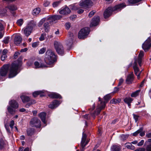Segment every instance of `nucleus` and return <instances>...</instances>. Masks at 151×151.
<instances>
[{"mask_svg":"<svg viewBox=\"0 0 151 151\" xmlns=\"http://www.w3.org/2000/svg\"><path fill=\"white\" fill-rule=\"evenodd\" d=\"M22 64V62L21 61L17 60L14 61L11 65L7 64L4 65L1 69V76H5L9 70V77L10 78L15 77L18 73V70Z\"/></svg>","mask_w":151,"mask_h":151,"instance_id":"1","label":"nucleus"},{"mask_svg":"<svg viewBox=\"0 0 151 151\" xmlns=\"http://www.w3.org/2000/svg\"><path fill=\"white\" fill-rule=\"evenodd\" d=\"M126 5L124 3H122L116 5L114 7H108L104 11V15L105 18L109 17L113 12L120 11L122 9L125 7Z\"/></svg>","mask_w":151,"mask_h":151,"instance_id":"2","label":"nucleus"},{"mask_svg":"<svg viewBox=\"0 0 151 151\" xmlns=\"http://www.w3.org/2000/svg\"><path fill=\"white\" fill-rule=\"evenodd\" d=\"M56 60V56L51 50H48L46 52V56L44 59L45 63L48 65H51Z\"/></svg>","mask_w":151,"mask_h":151,"instance_id":"3","label":"nucleus"},{"mask_svg":"<svg viewBox=\"0 0 151 151\" xmlns=\"http://www.w3.org/2000/svg\"><path fill=\"white\" fill-rule=\"evenodd\" d=\"M36 25V22L34 21H31L26 27L23 29L22 30H23L24 33L26 36L28 37L30 35L33 29Z\"/></svg>","mask_w":151,"mask_h":151,"instance_id":"4","label":"nucleus"},{"mask_svg":"<svg viewBox=\"0 0 151 151\" xmlns=\"http://www.w3.org/2000/svg\"><path fill=\"white\" fill-rule=\"evenodd\" d=\"M9 106H8V111L10 114H14L15 112L14 109H17L18 107V104L15 100H12L9 102Z\"/></svg>","mask_w":151,"mask_h":151,"instance_id":"5","label":"nucleus"},{"mask_svg":"<svg viewBox=\"0 0 151 151\" xmlns=\"http://www.w3.org/2000/svg\"><path fill=\"white\" fill-rule=\"evenodd\" d=\"M20 98L24 103H28L25 106V107L27 108H28L31 105L36 103L35 100L30 99L29 97L27 96L22 95L20 96Z\"/></svg>","mask_w":151,"mask_h":151,"instance_id":"6","label":"nucleus"},{"mask_svg":"<svg viewBox=\"0 0 151 151\" xmlns=\"http://www.w3.org/2000/svg\"><path fill=\"white\" fill-rule=\"evenodd\" d=\"M55 48L58 54L63 55L64 54V51L62 44L59 42L55 41L54 43Z\"/></svg>","mask_w":151,"mask_h":151,"instance_id":"7","label":"nucleus"},{"mask_svg":"<svg viewBox=\"0 0 151 151\" xmlns=\"http://www.w3.org/2000/svg\"><path fill=\"white\" fill-rule=\"evenodd\" d=\"M89 28L88 27H85L81 29L78 33V37L79 38L84 39L89 33Z\"/></svg>","mask_w":151,"mask_h":151,"instance_id":"8","label":"nucleus"},{"mask_svg":"<svg viewBox=\"0 0 151 151\" xmlns=\"http://www.w3.org/2000/svg\"><path fill=\"white\" fill-rule=\"evenodd\" d=\"M92 4L91 0H82L79 2V6L83 7L89 8L92 6Z\"/></svg>","mask_w":151,"mask_h":151,"instance_id":"9","label":"nucleus"},{"mask_svg":"<svg viewBox=\"0 0 151 151\" xmlns=\"http://www.w3.org/2000/svg\"><path fill=\"white\" fill-rule=\"evenodd\" d=\"M31 125L33 127L37 128H40L41 127V122L40 120L37 118H33L30 121Z\"/></svg>","mask_w":151,"mask_h":151,"instance_id":"10","label":"nucleus"},{"mask_svg":"<svg viewBox=\"0 0 151 151\" xmlns=\"http://www.w3.org/2000/svg\"><path fill=\"white\" fill-rule=\"evenodd\" d=\"M151 39L150 37L148 38L142 45V47L145 51H147L151 46Z\"/></svg>","mask_w":151,"mask_h":151,"instance_id":"11","label":"nucleus"},{"mask_svg":"<svg viewBox=\"0 0 151 151\" xmlns=\"http://www.w3.org/2000/svg\"><path fill=\"white\" fill-rule=\"evenodd\" d=\"M62 17L60 15H55L49 17L47 20L49 22L50 24H52V23L56 20L59 19Z\"/></svg>","mask_w":151,"mask_h":151,"instance_id":"12","label":"nucleus"},{"mask_svg":"<svg viewBox=\"0 0 151 151\" xmlns=\"http://www.w3.org/2000/svg\"><path fill=\"white\" fill-rule=\"evenodd\" d=\"M100 18L99 16H95L92 19L90 24V26L92 27L98 25L99 21Z\"/></svg>","mask_w":151,"mask_h":151,"instance_id":"13","label":"nucleus"},{"mask_svg":"<svg viewBox=\"0 0 151 151\" xmlns=\"http://www.w3.org/2000/svg\"><path fill=\"white\" fill-rule=\"evenodd\" d=\"M137 63L136 61H134V65L133 68L134 69L135 74L137 76L138 79H139L140 78V75L141 72L138 73L139 72V69L137 67Z\"/></svg>","mask_w":151,"mask_h":151,"instance_id":"14","label":"nucleus"},{"mask_svg":"<svg viewBox=\"0 0 151 151\" xmlns=\"http://www.w3.org/2000/svg\"><path fill=\"white\" fill-rule=\"evenodd\" d=\"M69 39L67 41L66 43L69 46H70L72 44L73 40L74 38V36L73 34L70 32L69 33Z\"/></svg>","mask_w":151,"mask_h":151,"instance_id":"15","label":"nucleus"},{"mask_svg":"<svg viewBox=\"0 0 151 151\" xmlns=\"http://www.w3.org/2000/svg\"><path fill=\"white\" fill-rule=\"evenodd\" d=\"M144 52L142 51H141L139 54L138 58L135 60V61L136 60L137 63H138L140 66H141L142 59L144 56Z\"/></svg>","mask_w":151,"mask_h":151,"instance_id":"16","label":"nucleus"},{"mask_svg":"<svg viewBox=\"0 0 151 151\" xmlns=\"http://www.w3.org/2000/svg\"><path fill=\"white\" fill-rule=\"evenodd\" d=\"M60 103V101L55 100L53 101L52 104L49 105V107L51 109H53L58 107Z\"/></svg>","mask_w":151,"mask_h":151,"instance_id":"17","label":"nucleus"},{"mask_svg":"<svg viewBox=\"0 0 151 151\" xmlns=\"http://www.w3.org/2000/svg\"><path fill=\"white\" fill-rule=\"evenodd\" d=\"M22 38L19 35L15 36L14 39V42L16 45H19L22 42Z\"/></svg>","mask_w":151,"mask_h":151,"instance_id":"18","label":"nucleus"},{"mask_svg":"<svg viewBox=\"0 0 151 151\" xmlns=\"http://www.w3.org/2000/svg\"><path fill=\"white\" fill-rule=\"evenodd\" d=\"M46 113L45 112H42L39 114V116L41 119L42 122L45 124V126L46 125V122L45 120Z\"/></svg>","mask_w":151,"mask_h":151,"instance_id":"19","label":"nucleus"},{"mask_svg":"<svg viewBox=\"0 0 151 151\" xmlns=\"http://www.w3.org/2000/svg\"><path fill=\"white\" fill-rule=\"evenodd\" d=\"M71 12L70 9L67 6L65 7L59 11L60 14H66L70 13Z\"/></svg>","mask_w":151,"mask_h":151,"instance_id":"20","label":"nucleus"},{"mask_svg":"<svg viewBox=\"0 0 151 151\" xmlns=\"http://www.w3.org/2000/svg\"><path fill=\"white\" fill-rule=\"evenodd\" d=\"M7 142L4 138H1L0 139V149L1 150L4 149L6 146Z\"/></svg>","mask_w":151,"mask_h":151,"instance_id":"21","label":"nucleus"},{"mask_svg":"<svg viewBox=\"0 0 151 151\" xmlns=\"http://www.w3.org/2000/svg\"><path fill=\"white\" fill-rule=\"evenodd\" d=\"M134 79V75L132 73L129 74L127 76L126 80V82L127 84H129L132 83V81Z\"/></svg>","mask_w":151,"mask_h":151,"instance_id":"22","label":"nucleus"},{"mask_svg":"<svg viewBox=\"0 0 151 151\" xmlns=\"http://www.w3.org/2000/svg\"><path fill=\"white\" fill-rule=\"evenodd\" d=\"M8 52V50L6 49H4L1 50V59L2 61L4 60L7 58L6 54Z\"/></svg>","mask_w":151,"mask_h":151,"instance_id":"23","label":"nucleus"},{"mask_svg":"<svg viewBox=\"0 0 151 151\" xmlns=\"http://www.w3.org/2000/svg\"><path fill=\"white\" fill-rule=\"evenodd\" d=\"M133 101V99L130 97H126L124 99V102L128 104V106L129 108H130V104Z\"/></svg>","mask_w":151,"mask_h":151,"instance_id":"24","label":"nucleus"},{"mask_svg":"<svg viewBox=\"0 0 151 151\" xmlns=\"http://www.w3.org/2000/svg\"><path fill=\"white\" fill-rule=\"evenodd\" d=\"M35 68H39L46 67V65L42 63H40L37 61H35L34 63Z\"/></svg>","mask_w":151,"mask_h":151,"instance_id":"25","label":"nucleus"},{"mask_svg":"<svg viewBox=\"0 0 151 151\" xmlns=\"http://www.w3.org/2000/svg\"><path fill=\"white\" fill-rule=\"evenodd\" d=\"M50 23L47 20L44 24V28L45 31L46 32H48L50 29Z\"/></svg>","mask_w":151,"mask_h":151,"instance_id":"26","label":"nucleus"},{"mask_svg":"<svg viewBox=\"0 0 151 151\" xmlns=\"http://www.w3.org/2000/svg\"><path fill=\"white\" fill-rule=\"evenodd\" d=\"M49 96L51 98H59L60 99L61 98V96L59 94L55 93H52L50 94Z\"/></svg>","mask_w":151,"mask_h":151,"instance_id":"27","label":"nucleus"},{"mask_svg":"<svg viewBox=\"0 0 151 151\" xmlns=\"http://www.w3.org/2000/svg\"><path fill=\"white\" fill-rule=\"evenodd\" d=\"M86 135L83 133V136L82 138V140L81 142V145L83 148V147H85L86 146V145H84V144L85 143V142L86 141Z\"/></svg>","mask_w":151,"mask_h":151,"instance_id":"28","label":"nucleus"},{"mask_svg":"<svg viewBox=\"0 0 151 151\" xmlns=\"http://www.w3.org/2000/svg\"><path fill=\"white\" fill-rule=\"evenodd\" d=\"M79 4H72L70 5L69 6V7L71 9L74 10H76L80 8Z\"/></svg>","mask_w":151,"mask_h":151,"instance_id":"29","label":"nucleus"},{"mask_svg":"<svg viewBox=\"0 0 151 151\" xmlns=\"http://www.w3.org/2000/svg\"><path fill=\"white\" fill-rule=\"evenodd\" d=\"M44 93V92L43 91H35L33 93V95L34 97H35L37 95L40 94V96H44V95L42 93Z\"/></svg>","mask_w":151,"mask_h":151,"instance_id":"30","label":"nucleus"},{"mask_svg":"<svg viewBox=\"0 0 151 151\" xmlns=\"http://www.w3.org/2000/svg\"><path fill=\"white\" fill-rule=\"evenodd\" d=\"M120 150L119 146L116 145H113L111 148V151H120Z\"/></svg>","mask_w":151,"mask_h":151,"instance_id":"31","label":"nucleus"},{"mask_svg":"<svg viewBox=\"0 0 151 151\" xmlns=\"http://www.w3.org/2000/svg\"><path fill=\"white\" fill-rule=\"evenodd\" d=\"M142 0H128V5H131L137 3Z\"/></svg>","mask_w":151,"mask_h":151,"instance_id":"32","label":"nucleus"},{"mask_svg":"<svg viewBox=\"0 0 151 151\" xmlns=\"http://www.w3.org/2000/svg\"><path fill=\"white\" fill-rule=\"evenodd\" d=\"M40 11V9L39 8H36L33 10L32 14L33 15H37L39 14Z\"/></svg>","mask_w":151,"mask_h":151,"instance_id":"33","label":"nucleus"},{"mask_svg":"<svg viewBox=\"0 0 151 151\" xmlns=\"http://www.w3.org/2000/svg\"><path fill=\"white\" fill-rule=\"evenodd\" d=\"M125 147L127 148L133 150L134 149V147L132 145L131 143H127L125 144Z\"/></svg>","mask_w":151,"mask_h":151,"instance_id":"34","label":"nucleus"},{"mask_svg":"<svg viewBox=\"0 0 151 151\" xmlns=\"http://www.w3.org/2000/svg\"><path fill=\"white\" fill-rule=\"evenodd\" d=\"M27 134L28 136H31L34 134V130L33 129H29L27 130Z\"/></svg>","mask_w":151,"mask_h":151,"instance_id":"35","label":"nucleus"},{"mask_svg":"<svg viewBox=\"0 0 151 151\" xmlns=\"http://www.w3.org/2000/svg\"><path fill=\"white\" fill-rule=\"evenodd\" d=\"M140 90H138L132 92L131 95V96L132 97H136L139 95Z\"/></svg>","mask_w":151,"mask_h":151,"instance_id":"36","label":"nucleus"},{"mask_svg":"<svg viewBox=\"0 0 151 151\" xmlns=\"http://www.w3.org/2000/svg\"><path fill=\"white\" fill-rule=\"evenodd\" d=\"M8 9L10 11H14L17 9V7L14 5H12L8 6L7 7Z\"/></svg>","mask_w":151,"mask_h":151,"instance_id":"37","label":"nucleus"},{"mask_svg":"<svg viewBox=\"0 0 151 151\" xmlns=\"http://www.w3.org/2000/svg\"><path fill=\"white\" fill-rule=\"evenodd\" d=\"M128 135L127 134H122L120 136V137L121 140L124 141L126 140L128 138Z\"/></svg>","mask_w":151,"mask_h":151,"instance_id":"38","label":"nucleus"},{"mask_svg":"<svg viewBox=\"0 0 151 151\" xmlns=\"http://www.w3.org/2000/svg\"><path fill=\"white\" fill-rule=\"evenodd\" d=\"M110 98V96L109 94H107L104 97V99L105 101H105L106 103H107L108 101L109 100Z\"/></svg>","mask_w":151,"mask_h":151,"instance_id":"39","label":"nucleus"},{"mask_svg":"<svg viewBox=\"0 0 151 151\" xmlns=\"http://www.w3.org/2000/svg\"><path fill=\"white\" fill-rule=\"evenodd\" d=\"M142 130H143V129L142 128H140L139 129L137 130V131H136L135 132H134L133 134V135L134 136H136L137 135H138V134L139 133V132H140L141 131H142Z\"/></svg>","mask_w":151,"mask_h":151,"instance_id":"40","label":"nucleus"},{"mask_svg":"<svg viewBox=\"0 0 151 151\" xmlns=\"http://www.w3.org/2000/svg\"><path fill=\"white\" fill-rule=\"evenodd\" d=\"M106 103L105 101H101V105L99 107H100L101 109H104L105 107Z\"/></svg>","mask_w":151,"mask_h":151,"instance_id":"41","label":"nucleus"},{"mask_svg":"<svg viewBox=\"0 0 151 151\" xmlns=\"http://www.w3.org/2000/svg\"><path fill=\"white\" fill-rule=\"evenodd\" d=\"M3 29V26L2 24L0 22V38H1L3 36V35L1 32Z\"/></svg>","mask_w":151,"mask_h":151,"instance_id":"42","label":"nucleus"},{"mask_svg":"<svg viewBox=\"0 0 151 151\" xmlns=\"http://www.w3.org/2000/svg\"><path fill=\"white\" fill-rule=\"evenodd\" d=\"M23 23V20L20 19L17 20V24L20 26H21Z\"/></svg>","mask_w":151,"mask_h":151,"instance_id":"43","label":"nucleus"},{"mask_svg":"<svg viewBox=\"0 0 151 151\" xmlns=\"http://www.w3.org/2000/svg\"><path fill=\"white\" fill-rule=\"evenodd\" d=\"M10 37H6L4 38V42L5 44H7L9 42Z\"/></svg>","mask_w":151,"mask_h":151,"instance_id":"44","label":"nucleus"},{"mask_svg":"<svg viewBox=\"0 0 151 151\" xmlns=\"http://www.w3.org/2000/svg\"><path fill=\"white\" fill-rule=\"evenodd\" d=\"M46 36V35L45 33L42 34L40 37L39 39L40 41H43L45 39V37Z\"/></svg>","mask_w":151,"mask_h":151,"instance_id":"45","label":"nucleus"},{"mask_svg":"<svg viewBox=\"0 0 151 151\" xmlns=\"http://www.w3.org/2000/svg\"><path fill=\"white\" fill-rule=\"evenodd\" d=\"M46 49L45 48H43L41 49L39 51V53L40 54H43L46 51Z\"/></svg>","mask_w":151,"mask_h":151,"instance_id":"46","label":"nucleus"},{"mask_svg":"<svg viewBox=\"0 0 151 151\" xmlns=\"http://www.w3.org/2000/svg\"><path fill=\"white\" fill-rule=\"evenodd\" d=\"M96 11L94 10L91 11L89 14L88 17H91L93 16L94 15Z\"/></svg>","mask_w":151,"mask_h":151,"instance_id":"47","label":"nucleus"},{"mask_svg":"<svg viewBox=\"0 0 151 151\" xmlns=\"http://www.w3.org/2000/svg\"><path fill=\"white\" fill-rule=\"evenodd\" d=\"M60 3V2L59 1L54 2L52 4V6H53V7H55L57 6Z\"/></svg>","mask_w":151,"mask_h":151,"instance_id":"48","label":"nucleus"},{"mask_svg":"<svg viewBox=\"0 0 151 151\" xmlns=\"http://www.w3.org/2000/svg\"><path fill=\"white\" fill-rule=\"evenodd\" d=\"M133 117L134 119L135 120V122H137L139 119V116L135 115L134 114H133Z\"/></svg>","mask_w":151,"mask_h":151,"instance_id":"49","label":"nucleus"},{"mask_svg":"<svg viewBox=\"0 0 151 151\" xmlns=\"http://www.w3.org/2000/svg\"><path fill=\"white\" fill-rule=\"evenodd\" d=\"M77 16L76 15H73L72 16H71L70 17V19L71 20H72L73 21H74L75 19L76 18Z\"/></svg>","mask_w":151,"mask_h":151,"instance_id":"50","label":"nucleus"},{"mask_svg":"<svg viewBox=\"0 0 151 151\" xmlns=\"http://www.w3.org/2000/svg\"><path fill=\"white\" fill-rule=\"evenodd\" d=\"M14 124V121L13 120H12L11 121L9 125L11 129H13V126Z\"/></svg>","mask_w":151,"mask_h":151,"instance_id":"51","label":"nucleus"},{"mask_svg":"<svg viewBox=\"0 0 151 151\" xmlns=\"http://www.w3.org/2000/svg\"><path fill=\"white\" fill-rule=\"evenodd\" d=\"M146 151H151V144L147 146Z\"/></svg>","mask_w":151,"mask_h":151,"instance_id":"52","label":"nucleus"},{"mask_svg":"<svg viewBox=\"0 0 151 151\" xmlns=\"http://www.w3.org/2000/svg\"><path fill=\"white\" fill-rule=\"evenodd\" d=\"M110 102L112 104H116L118 103V101L117 99H114L111 100L110 101Z\"/></svg>","mask_w":151,"mask_h":151,"instance_id":"53","label":"nucleus"},{"mask_svg":"<svg viewBox=\"0 0 151 151\" xmlns=\"http://www.w3.org/2000/svg\"><path fill=\"white\" fill-rule=\"evenodd\" d=\"M45 19L43 18L40 20L39 24V26H40V25L42 24L45 21Z\"/></svg>","mask_w":151,"mask_h":151,"instance_id":"54","label":"nucleus"},{"mask_svg":"<svg viewBox=\"0 0 151 151\" xmlns=\"http://www.w3.org/2000/svg\"><path fill=\"white\" fill-rule=\"evenodd\" d=\"M84 10L82 9H80V8L78 9V11H77V12L78 14H81L82 13L84 12Z\"/></svg>","mask_w":151,"mask_h":151,"instance_id":"55","label":"nucleus"},{"mask_svg":"<svg viewBox=\"0 0 151 151\" xmlns=\"http://www.w3.org/2000/svg\"><path fill=\"white\" fill-rule=\"evenodd\" d=\"M50 4V2L47 1H45L43 4L44 6L46 7L49 6Z\"/></svg>","mask_w":151,"mask_h":151,"instance_id":"56","label":"nucleus"},{"mask_svg":"<svg viewBox=\"0 0 151 151\" xmlns=\"http://www.w3.org/2000/svg\"><path fill=\"white\" fill-rule=\"evenodd\" d=\"M19 53L18 52H16L15 54L14 55V59H16L18 55H19Z\"/></svg>","mask_w":151,"mask_h":151,"instance_id":"57","label":"nucleus"},{"mask_svg":"<svg viewBox=\"0 0 151 151\" xmlns=\"http://www.w3.org/2000/svg\"><path fill=\"white\" fill-rule=\"evenodd\" d=\"M66 28L68 29L70 27V24L69 23H66L65 24Z\"/></svg>","mask_w":151,"mask_h":151,"instance_id":"58","label":"nucleus"},{"mask_svg":"<svg viewBox=\"0 0 151 151\" xmlns=\"http://www.w3.org/2000/svg\"><path fill=\"white\" fill-rule=\"evenodd\" d=\"M144 142V141L143 140H141L139 143L137 144L138 146H141L142 145Z\"/></svg>","mask_w":151,"mask_h":151,"instance_id":"59","label":"nucleus"},{"mask_svg":"<svg viewBox=\"0 0 151 151\" xmlns=\"http://www.w3.org/2000/svg\"><path fill=\"white\" fill-rule=\"evenodd\" d=\"M145 149L144 148H139L135 150L134 151H145Z\"/></svg>","mask_w":151,"mask_h":151,"instance_id":"60","label":"nucleus"},{"mask_svg":"<svg viewBox=\"0 0 151 151\" xmlns=\"http://www.w3.org/2000/svg\"><path fill=\"white\" fill-rule=\"evenodd\" d=\"M124 81L123 79L122 78H121L120 79L119 83V86H120L121 85V84Z\"/></svg>","mask_w":151,"mask_h":151,"instance_id":"61","label":"nucleus"},{"mask_svg":"<svg viewBox=\"0 0 151 151\" xmlns=\"http://www.w3.org/2000/svg\"><path fill=\"white\" fill-rule=\"evenodd\" d=\"M5 126L6 129L7 131L8 132V133H10L11 131L9 129V127L8 126H6V125H5Z\"/></svg>","mask_w":151,"mask_h":151,"instance_id":"62","label":"nucleus"},{"mask_svg":"<svg viewBox=\"0 0 151 151\" xmlns=\"http://www.w3.org/2000/svg\"><path fill=\"white\" fill-rule=\"evenodd\" d=\"M141 137L144 136L145 135V133L144 132H143V130L139 133Z\"/></svg>","mask_w":151,"mask_h":151,"instance_id":"63","label":"nucleus"},{"mask_svg":"<svg viewBox=\"0 0 151 151\" xmlns=\"http://www.w3.org/2000/svg\"><path fill=\"white\" fill-rule=\"evenodd\" d=\"M146 136L148 138H151V133H149L146 134Z\"/></svg>","mask_w":151,"mask_h":151,"instance_id":"64","label":"nucleus"}]
</instances>
